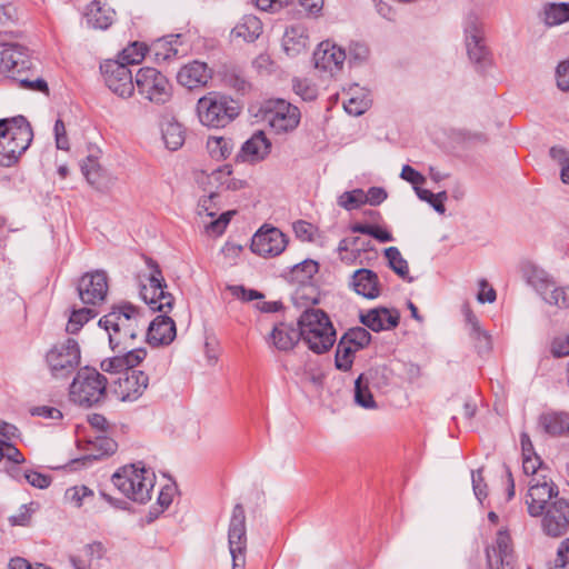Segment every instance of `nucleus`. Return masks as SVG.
I'll return each mask as SVG.
<instances>
[{"label":"nucleus","instance_id":"0e129e2a","mask_svg":"<svg viewBox=\"0 0 569 569\" xmlns=\"http://www.w3.org/2000/svg\"><path fill=\"white\" fill-rule=\"evenodd\" d=\"M293 89L296 93L299 94L306 101L313 100L317 97L316 88L309 86L305 81L296 80L293 83Z\"/></svg>","mask_w":569,"mask_h":569},{"label":"nucleus","instance_id":"c9c22d12","mask_svg":"<svg viewBox=\"0 0 569 569\" xmlns=\"http://www.w3.org/2000/svg\"><path fill=\"white\" fill-rule=\"evenodd\" d=\"M466 320L470 326V336L475 340L476 348L479 353H486L491 349L490 336L480 328L477 317L471 310H466Z\"/></svg>","mask_w":569,"mask_h":569},{"label":"nucleus","instance_id":"4be33fe9","mask_svg":"<svg viewBox=\"0 0 569 569\" xmlns=\"http://www.w3.org/2000/svg\"><path fill=\"white\" fill-rule=\"evenodd\" d=\"M176 323L167 315L157 316L148 326L146 337L152 346L169 345L176 338Z\"/></svg>","mask_w":569,"mask_h":569},{"label":"nucleus","instance_id":"e2e57ef3","mask_svg":"<svg viewBox=\"0 0 569 569\" xmlns=\"http://www.w3.org/2000/svg\"><path fill=\"white\" fill-rule=\"evenodd\" d=\"M54 137L58 149L69 150V141L67 138L66 127L61 119H58L54 123Z\"/></svg>","mask_w":569,"mask_h":569},{"label":"nucleus","instance_id":"58836bf2","mask_svg":"<svg viewBox=\"0 0 569 569\" xmlns=\"http://www.w3.org/2000/svg\"><path fill=\"white\" fill-rule=\"evenodd\" d=\"M385 257L388 260L389 267L402 279H407L409 282L412 278H409V267L407 260L402 257L401 252L397 247H389L385 249Z\"/></svg>","mask_w":569,"mask_h":569},{"label":"nucleus","instance_id":"473e14b6","mask_svg":"<svg viewBox=\"0 0 569 569\" xmlns=\"http://www.w3.org/2000/svg\"><path fill=\"white\" fill-rule=\"evenodd\" d=\"M262 32V23L256 16L246 14L234 26L231 34L234 38H241L247 42H252L259 38Z\"/></svg>","mask_w":569,"mask_h":569},{"label":"nucleus","instance_id":"052dcab7","mask_svg":"<svg viewBox=\"0 0 569 569\" xmlns=\"http://www.w3.org/2000/svg\"><path fill=\"white\" fill-rule=\"evenodd\" d=\"M387 199V192L383 188L371 187L367 192L363 191L365 203L378 206Z\"/></svg>","mask_w":569,"mask_h":569},{"label":"nucleus","instance_id":"0eeeda50","mask_svg":"<svg viewBox=\"0 0 569 569\" xmlns=\"http://www.w3.org/2000/svg\"><path fill=\"white\" fill-rule=\"evenodd\" d=\"M80 361V347L72 338L56 343L46 355V362L54 379L69 378L79 367Z\"/></svg>","mask_w":569,"mask_h":569},{"label":"nucleus","instance_id":"de8ad7c7","mask_svg":"<svg viewBox=\"0 0 569 569\" xmlns=\"http://www.w3.org/2000/svg\"><path fill=\"white\" fill-rule=\"evenodd\" d=\"M319 264L315 260L307 259L292 268V278L299 283L309 282L318 272Z\"/></svg>","mask_w":569,"mask_h":569},{"label":"nucleus","instance_id":"f257e3e1","mask_svg":"<svg viewBox=\"0 0 569 569\" xmlns=\"http://www.w3.org/2000/svg\"><path fill=\"white\" fill-rule=\"evenodd\" d=\"M109 337V345L113 352L137 349L136 340L146 331L147 319L143 313L130 303L113 307L112 310L99 320Z\"/></svg>","mask_w":569,"mask_h":569},{"label":"nucleus","instance_id":"9d476101","mask_svg":"<svg viewBox=\"0 0 569 569\" xmlns=\"http://www.w3.org/2000/svg\"><path fill=\"white\" fill-rule=\"evenodd\" d=\"M261 109L264 121L276 133L291 132L300 122V110L284 99H269Z\"/></svg>","mask_w":569,"mask_h":569},{"label":"nucleus","instance_id":"a18cd8bd","mask_svg":"<svg viewBox=\"0 0 569 569\" xmlns=\"http://www.w3.org/2000/svg\"><path fill=\"white\" fill-rule=\"evenodd\" d=\"M358 350H356L353 347L347 345L343 340L340 339L335 358L337 369L341 371L350 370L353 363V355Z\"/></svg>","mask_w":569,"mask_h":569},{"label":"nucleus","instance_id":"603ef678","mask_svg":"<svg viewBox=\"0 0 569 569\" xmlns=\"http://www.w3.org/2000/svg\"><path fill=\"white\" fill-rule=\"evenodd\" d=\"M16 81L19 82L20 87L30 91L43 92L46 94L49 93L48 83L40 77H30L20 74Z\"/></svg>","mask_w":569,"mask_h":569},{"label":"nucleus","instance_id":"37998d69","mask_svg":"<svg viewBox=\"0 0 569 569\" xmlns=\"http://www.w3.org/2000/svg\"><path fill=\"white\" fill-rule=\"evenodd\" d=\"M97 313L90 308L73 310L69 317L66 330L68 333L76 335L84 323L94 318Z\"/></svg>","mask_w":569,"mask_h":569},{"label":"nucleus","instance_id":"6e6552de","mask_svg":"<svg viewBox=\"0 0 569 569\" xmlns=\"http://www.w3.org/2000/svg\"><path fill=\"white\" fill-rule=\"evenodd\" d=\"M147 266L150 269L148 284H142L140 296L142 300L153 311H170L173 306V296L166 291L167 282L163 278L159 264L151 258L147 259Z\"/></svg>","mask_w":569,"mask_h":569},{"label":"nucleus","instance_id":"13d9d810","mask_svg":"<svg viewBox=\"0 0 569 569\" xmlns=\"http://www.w3.org/2000/svg\"><path fill=\"white\" fill-rule=\"evenodd\" d=\"M557 87L561 91L569 90V60L562 61L556 69Z\"/></svg>","mask_w":569,"mask_h":569},{"label":"nucleus","instance_id":"412c9836","mask_svg":"<svg viewBox=\"0 0 569 569\" xmlns=\"http://www.w3.org/2000/svg\"><path fill=\"white\" fill-rule=\"evenodd\" d=\"M349 288L366 299L373 300L381 295V283L378 274L367 268L353 271L349 278Z\"/></svg>","mask_w":569,"mask_h":569},{"label":"nucleus","instance_id":"8fccbe9b","mask_svg":"<svg viewBox=\"0 0 569 569\" xmlns=\"http://www.w3.org/2000/svg\"><path fill=\"white\" fill-rule=\"evenodd\" d=\"M338 204L349 211L358 209L360 206L365 204L363 190L355 189L343 192L338 198Z\"/></svg>","mask_w":569,"mask_h":569},{"label":"nucleus","instance_id":"b1692460","mask_svg":"<svg viewBox=\"0 0 569 569\" xmlns=\"http://www.w3.org/2000/svg\"><path fill=\"white\" fill-rule=\"evenodd\" d=\"M399 319L398 311L387 308H376L360 316L361 323L376 332L396 328Z\"/></svg>","mask_w":569,"mask_h":569},{"label":"nucleus","instance_id":"864d4df0","mask_svg":"<svg viewBox=\"0 0 569 569\" xmlns=\"http://www.w3.org/2000/svg\"><path fill=\"white\" fill-rule=\"evenodd\" d=\"M368 47L360 42H352L349 46L347 58L349 62H362L368 58Z\"/></svg>","mask_w":569,"mask_h":569},{"label":"nucleus","instance_id":"6e6d98bb","mask_svg":"<svg viewBox=\"0 0 569 569\" xmlns=\"http://www.w3.org/2000/svg\"><path fill=\"white\" fill-rule=\"evenodd\" d=\"M24 478L32 487L39 489H46L51 483L50 476L33 470L26 471Z\"/></svg>","mask_w":569,"mask_h":569},{"label":"nucleus","instance_id":"cd10ccee","mask_svg":"<svg viewBox=\"0 0 569 569\" xmlns=\"http://www.w3.org/2000/svg\"><path fill=\"white\" fill-rule=\"evenodd\" d=\"M300 340L299 330L286 325H276L268 337V342L279 351H289Z\"/></svg>","mask_w":569,"mask_h":569},{"label":"nucleus","instance_id":"bf43d9fd","mask_svg":"<svg viewBox=\"0 0 569 569\" xmlns=\"http://www.w3.org/2000/svg\"><path fill=\"white\" fill-rule=\"evenodd\" d=\"M369 107V103L365 99L349 98L343 102L345 110L351 116L362 114Z\"/></svg>","mask_w":569,"mask_h":569},{"label":"nucleus","instance_id":"69168bd1","mask_svg":"<svg viewBox=\"0 0 569 569\" xmlns=\"http://www.w3.org/2000/svg\"><path fill=\"white\" fill-rule=\"evenodd\" d=\"M551 352L556 358L569 356V336L556 338L551 345Z\"/></svg>","mask_w":569,"mask_h":569},{"label":"nucleus","instance_id":"c85d7f7f","mask_svg":"<svg viewBox=\"0 0 569 569\" xmlns=\"http://www.w3.org/2000/svg\"><path fill=\"white\" fill-rule=\"evenodd\" d=\"M86 16L89 26L104 30L112 24L116 11L101 0H94L89 4Z\"/></svg>","mask_w":569,"mask_h":569},{"label":"nucleus","instance_id":"aec40b11","mask_svg":"<svg viewBox=\"0 0 569 569\" xmlns=\"http://www.w3.org/2000/svg\"><path fill=\"white\" fill-rule=\"evenodd\" d=\"M346 59V51L329 40L322 41L313 52L316 68L330 73L341 70Z\"/></svg>","mask_w":569,"mask_h":569},{"label":"nucleus","instance_id":"2f4dec72","mask_svg":"<svg viewBox=\"0 0 569 569\" xmlns=\"http://www.w3.org/2000/svg\"><path fill=\"white\" fill-rule=\"evenodd\" d=\"M180 39V34H170L156 40L150 47L154 60L160 62L176 58L179 53L178 46L181 44Z\"/></svg>","mask_w":569,"mask_h":569},{"label":"nucleus","instance_id":"5701e85b","mask_svg":"<svg viewBox=\"0 0 569 569\" xmlns=\"http://www.w3.org/2000/svg\"><path fill=\"white\" fill-rule=\"evenodd\" d=\"M210 79V69L204 62L198 60L183 66L177 73L178 82L188 89L206 86Z\"/></svg>","mask_w":569,"mask_h":569},{"label":"nucleus","instance_id":"79ce46f5","mask_svg":"<svg viewBox=\"0 0 569 569\" xmlns=\"http://www.w3.org/2000/svg\"><path fill=\"white\" fill-rule=\"evenodd\" d=\"M347 345L360 350L370 343L371 335L366 328L356 327L349 329L341 338Z\"/></svg>","mask_w":569,"mask_h":569},{"label":"nucleus","instance_id":"7ed1b4c3","mask_svg":"<svg viewBox=\"0 0 569 569\" xmlns=\"http://www.w3.org/2000/svg\"><path fill=\"white\" fill-rule=\"evenodd\" d=\"M298 327L300 339L316 353L327 352L336 341V330L320 309L306 310L299 318Z\"/></svg>","mask_w":569,"mask_h":569},{"label":"nucleus","instance_id":"4d7b16f0","mask_svg":"<svg viewBox=\"0 0 569 569\" xmlns=\"http://www.w3.org/2000/svg\"><path fill=\"white\" fill-rule=\"evenodd\" d=\"M296 237L301 241H311L315 228L305 220H298L292 226Z\"/></svg>","mask_w":569,"mask_h":569},{"label":"nucleus","instance_id":"e433bc0d","mask_svg":"<svg viewBox=\"0 0 569 569\" xmlns=\"http://www.w3.org/2000/svg\"><path fill=\"white\" fill-rule=\"evenodd\" d=\"M527 282L542 297L553 287L552 278L542 269L531 267L526 274Z\"/></svg>","mask_w":569,"mask_h":569},{"label":"nucleus","instance_id":"7c9ffc66","mask_svg":"<svg viewBox=\"0 0 569 569\" xmlns=\"http://www.w3.org/2000/svg\"><path fill=\"white\" fill-rule=\"evenodd\" d=\"M540 21L548 28L569 21V2H547L539 11Z\"/></svg>","mask_w":569,"mask_h":569},{"label":"nucleus","instance_id":"20e7f679","mask_svg":"<svg viewBox=\"0 0 569 569\" xmlns=\"http://www.w3.org/2000/svg\"><path fill=\"white\" fill-rule=\"evenodd\" d=\"M196 111L202 126L218 129L239 116L240 106L231 97L212 91L198 99Z\"/></svg>","mask_w":569,"mask_h":569},{"label":"nucleus","instance_id":"393cba45","mask_svg":"<svg viewBox=\"0 0 569 569\" xmlns=\"http://www.w3.org/2000/svg\"><path fill=\"white\" fill-rule=\"evenodd\" d=\"M112 358L103 360L101 368L106 372H124L137 367L147 356L146 349H131L117 352Z\"/></svg>","mask_w":569,"mask_h":569},{"label":"nucleus","instance_id":"09e8293b","mask_svg":"<svg viewBox=\"0 0 569 569\" xmlns=\"http://www.w3.org/2000/svg\"><path fill=\"white\" fill-rule=\"evenodd\" d=\"M549 154L553 161L560 167V179L563 183L569 184V152L561 147H552Z\"/></svg>","mask_w":569,"mask_h":569},{"label":"nucleus","instance_id":"423d86ee","mask_svg":"<svg viewBox=\"0 0 569 569\" xmlns=\"http://www.w3.org/2000/svg\"><path fill=\"white\" fill-rule=\"evenodd\" d=\"M134 88L143 99L158 106L166 104L172 98V86L168 78L151 67L138 70L134 78Z\"/></svg>","mask_w":569,"mask_h":569},{"label":"nucleus","instance_id":"680f3d73","mask_svg":"<svg viewBox=\"0 0 569 569\" xmlns=\"http://www.w3.org/2000/svg\"><path fill=\"white\" fill-rule=\"evenodd\" d=\"M400 177L401 179L413 184V187H417L426 182V178L409 164H405L402 167Z\"/></svg>","mask_w":569,"mask_h":569},{"label":"nucleus","instance_id":"2eb2a0df","mask_svg":"<svg viewBox=\"0 0 569 569\" xmlns=\"http://www.w3.org/2000/svg\"><path fill=\"white\" fill-rule=\"evenodd\" d=\"M77 291L84 305L96 306L104 301L108 293V278L104 271L84 273L78 281Z\"/></svg>","mask_w":569,"mask_h":569},{"label":"nucleus","instance_id":"a19ab883","mask_svg":"<svg viewBox=\"0 0 569 569\" xmlns=\"http://www.w3.org/2000/svg\"><path fill=\"white\" fill-rule=\"evenodd\" d=\"M64 497L71 505L80 508L94 500V492L87 486L80 485L68 488Z\"/></svg>","mask_w":569,"mask_h":569},{"label":"nucleus","instance_id":"dca6fc26","mask_svg":"<svg viewBox=\"0 0 569 569\" xmlns=\"http://www.w3.org/2000/svg\"><path fill=\"white\" fill-rule=\"evenodd\" d=\"M466 48L470 60L481 67L486 66L488 51L483 44V33L480 19L470 13L465 20Z\"/></svg>","mask_w":569,"mask_h":569},{"label":"nucleus","instance_id":"4468645a","mask_svg":"<svg viewBox=\"0 0 569 569\" xmlns=\"http://www.w3.org/2000/svg\"><path fill=\"white\" fill-rule=\"evenodd\" d=\"M286 234L274 227H262L252 237L251 250L261 257L279 256L287 247Z\"/></svg>","mask_w":569,"mask_h":569},{"label":"nucleus","instance_id":"338daca9","mask_svg":"<svg viewBox=\"0 0 569 569\" xmlns=\"http://www.w3.org/2000/svg\"><path fill=\"white\" fill-rule=\"evenodd\" d=\"M479 286H480V291L478 292V296H477L478 301L480 303H485V302L492 303L497 298L496 290L493 288L489 287L487 280H485V279L480 280Z\"/></svg>","mask_w":569,"mask_h":569},{"label":"nucleus","instance_id":"f03ea898","mask_svg":"<svg viewBox=\"0 0 569 569\" xmlns=\"http://www.w3.org/2000/svg\"><path fill=\"white\" fill-rule=\"evenodd\" d=\"M154 479L153 471L147 469L142 462L126 465L111 478L112 483L122 495L138 503H147L151 499Z\"/></svg>","mask_w":569,"mask_h":569},{"label":"nucleus","instance_id":"bb28decb","mask_svg":"<svg viewBox=\"0 0 569 569\" xmlns=\"http://www.w3.org/2000/svg\"><path fill=\"white\" fill-rule=\"evenodd\" d=\"M270 149L271 142L262 131H258L242 144L237 158H240L242 161L254 163L263 160L270 153Z\"/></svg>","mask_w":569,"mask_h":569},{"label":"nucleus","instance_id":"5fc2aeb1","mask_svg":"<svg viewBox=\"0 0 569 569\" xmlns=\"http://www.w3.org/2000/svg\"><path fill=\"white\" fill-rule=\"evenodd\" d=\"M471 480L475 496L481 502L487 497V485L483 480L481 468L472 471Z\"/></svg>","mask_w":569,"mask_h":569},{"label":"nucleus","instance_id":"4c0bfd02","mask_svg":"<svg viewBox=\"0 0 569 569\" xmlns=\"http://www.w3.org/2000/svg\"><path fill=\"white\" fill-rule=\"evenodd\" d=\"M371 377L360 375L355 382V401L365 409H376L377 403L369 390V380Z\"/></svg>","mask_w":569,"mask_h":569},{"label":"nucleus","instance_id":"a878e982","mask_svg":"<svg viewBox=\"0 0 569 569\" xmlns=\"http://www.w3.org/2000/svg\"><path fill=\"white\" fill-rule=\"evenodd\" d=\"M309 48L308 30L302 24H295L286 29L282 37V49L288 57H297Z\"/></svg>","mask_w":569,"mask_h":569},{"label":"nucleus","instance_id":"c756f323","mask_svg":"<svg viewBox=\"0 0 569 569\" xmlns=\"http://www.w3.org/2000/svg\"><path fill=\"white\" fill-rule=\"evenodd\" d=\"M538 425L545 433L552 437L569 433V415L563 412H546L540 415Z\"/></svg>","mask_w":569,"mask_h":569},{"label":"nucleus","instance_id":"39448f33","mask_svg":"<svg viewBox=\"0 0 569 569\" xmlns=\"http://www.w3.org/2000/svg\"><path fill=\"white\" fill-rule=\"evenodd\" d=\"M107 378L97 369L80 368L70 385V400L87 408L97 406L107 397Z\"/></svg>","mask_w":569,"mask_h":569},{"label":"nucleus","instance_id":"a211bd4d","mask_svg":"<svg viewBox=\"0 0 569 569\" xmlns=\"http://www.w3.org/2000/svg\"><path fill=\"white\" fill-rule=\"evenodd\" d=\"M488 569H512V540L507 529L497 532L495 543L486 549Z\"/></svg>","mask_w":569,"mask_h":569},{"label":"nucleus","instance_id":"ddd939ff","mask_svg":"<svg viewBox=\"0 0 569 569\" xmlns=\"http://www.w3.org/2000/svg\"><path fill=\"white\" fill-rule=\"evenodd\" d=\"M107 87L121 98L133 94L134 82L130 69L123 62L107 60L100 66Z\"/></svg>","mask_w":569,"mask_h":569},{"label":"nucleus","instance_id":"774afa93","mask_svg":"<svg viewBox=\"0 0 569 569\" xmlns=\"http://www.w3.org/2000/svg\"><path fill=\"white\" fill-rule=\"evenodd\" d=\"M558 561L561 569H569V538L565 539L558 549Z\"/></svg>","mask_w":569,"mask_h":569},{"label":"nucleus","instance_id":"1a4fd4ad","mask_svg":"<svg viewBox=\"0 0 569 569\" xmlns=\"http://www.w3.org/2000/svg\"><path fill=\"white\" fill-rule=\"evenodd\" d=\"M19 124L11 128L10 134L0 140V166H14L21 154L29 148L33 132L30 123L22 116H19Z\"/></svg>","mask_w":569,"mask_h":569},{"label":"nucleus","instance_id":"ea45409f","mask_svg":"<svg viewBox=\"0 0 569 569\" xmlns=\"http://www.w3.org/2000/svg\"><path fill=\"white\" fill-rule=\"evenodd\" d=\"M148 47L143 42L134 41L124 48L119 54V62H123L124 66L139 64L146 57Z\"/></svg>","mask_w":569,"mask_h":569},{"label":"nucleus","instance_id":"f704fd0d","mask_svg":"<svg viewBox=\"0 0 569 569\" xmlns=\"http://www.w3.org/2000/svg\"><path fill=\"white\" fill-rule=\"evenodd\" d=\"M164 146L172 151L178 150L184 142V130L176 120H169L161 127Z\"/></svg>","mask_w":569,"mask_h":569},{"label":"nucleus","instance_id":"f3484780","mask_svg":"<svg viewBox=\"0 0 569 569\" xmlns=\"http://www.w3.org/2000/svg\"><path fill=\"white\" fill-rule=\"evenodd\" d=\"M542 531L549 537L563 536L569 528V500L556 499L541 516Z\"/></svg>","mask_w":569,"mask_h":569},{"label":"nucleus","instance_id":"f8f14e48","mask_svg":"<svg viewBox=\"0 0 569 569\" xmlns=\"http://www.w3.org/2000/svg\"><path fill=\"white\" fill-rule=\"evenodd\" d=\"M229 550L232 558V569H244L247 549L246 515L242 505L233 507L229 531Z\"/></svg>","mask_w":569,"mask_h":569},{"label":"nucleus","instance_id":"6ab92c4d","mask_svg":"<svg viewBox=\"0 0 569 569\" xmlns=\"http://www.w3.org/2000/svg\"><path fill=\"white\" fill-rule=\"evenodd\" d=\"M149 385V377L133 368L121 373L114 382V393L121 401H136Z\"/></svg>","mask_w":569,"mask_h":569},{"label":"nucleus","instance_id":"3c124183","mask_svg":"<svg viewBox=\"0 0 569 569\" xmlns=\"http://www.w3.org/2000/svg\"><path fill=\"white\" fill-rule=\"evenodd\" d=\"M522 470L525 475L531 478L539 477L541 479V476H546L543 473L545 468L542 467V462L535 452L522 456Z\"/></svg>","mask_w":569,"mask_h":569},{"label":"nucleus","instance_id":"9b49d317","mask_svg":"<svg viewBox=\"0 0 569 569\" xmlns=\"http://www.w3.org/2000/svg\"><path fill=\"white\" fill-rule=\"evenodd\" d=\"M556 499H562V497H559L558 487L550 478L541 476V479L539 477L529 479L526 505L531 517H541Z\"/></svg>","mask_w":569,"mask_h":569},{"label":"nucleus","instance_id":"72a5a7b5","mask_svg":"<svg viewBox=\"0 0 569 569\" xmlns=\"http://www.w3.org/2000/svg\"><path fill=\"white\" fill-rule=\"evenodd\" d=\"M81 171L87 181L97 190H103L108 186L104 170L93 157H87L81 163Z\"/></svg>","mask_w":569,"mask_h":569},{"label":"nucleus","instance_id":"c03bdc74","mask_svg":"<svg viewBox=\"0 0 569 569\" xmlns=\"http://www.w3.org/2000/svg\"><path fill=\"white\" fill-rule=\"evenodd\" d=\"M232 143L223 137H210L207 141V148L212 158L218 160L227 159L232 152Z\"/></svg>","mask_w":569,"mask_h":569},{"label":"nucleus","instance_id":"49530a36","mask_svg":"<svg viewBox=\"0 0 569 569\" xmlns=\"http://www.w3.org/2000/svg\"><path fill=\"white\" fill-rule=\"evenodd\" d=\"M548 305L556 306L560 309L569 308V287H557L553 282V287L550 288L547 295L541 297Z\"/></svg>","mask_w":569,"mask_h":569}]
</instances>
